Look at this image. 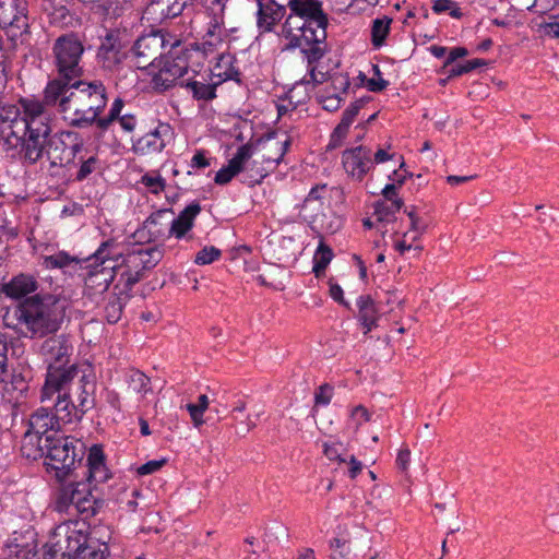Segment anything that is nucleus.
Instances as JSON below:
<instances>
[{
    "label": "nucleus",
    "instance_id": "1",
    "mask_svg": "<svg viewBox=\"0 0 559 559\" xmlns=\"http://www.w3.org/2000/svg\"><path fill=\"white\" fill-rule=\"evenodd\" d=\"M46 105L58 107L68 124L74 128H87L107 104L106 90L102 82L52 80L45 90Z\"/></svg>",
    "mask_w": 559,
    "mask_h": 559
},
{
    "label": "nucleus",
    "instance_id": "2",
    "mask_svg": "<svg viewBox=\"0 0 559 559\" xmlns=\"http://www.w3.org/2000/svg\"><path fill=\"white\" fill-rule=\"evenodd\" d=\"M68 302L66 299L47 295L27 298L17 309V319L24 324L29 337H45L55 334L61 326Z\"/></svg>",
    "mask_w": 559,
    "mask_h": 559
},
{
    "label": "nucleus",
    "instance_id": "3",
    "mask_svg": "<svg viewBox=\"0 0 559 559\" xmlns=\"http://www.w3.org/2000/svg\"><path fill=\"white\" fill-rule=\"evenodd\" d=\"M33 436L27 433L23 438L21 451L27 459L36 460L38 456H46V464L56 472L58 478H64L74 468L75 462L81 464L83 450H78L74 439L64 436H46L38 438V447L35 452H28L27 441H32Z\"/></svg>",
    "mask_w": 559,
    "mask_h": 559
},
{
    "label": "nucleus",
    "instance_id": "4",
    "mask_svg": "<svg viewBox=\"0 0 559 559\" xmlns=\"http://www.w3.org/2000/svg\"><path fill=\"white\" fill-rule=\"evenodd\" d=\"M20 106L11 104L8 98L0 99V140L7 152L16 150L23 135L27 133L31 119L37 118L31 114L33 105H44L34 99L21 98Z\"/></svg>",
    "mask_w": 559,
    "mask_h": 559
},
{
    "label": "nucleus",
    "instance_id": "5",
    "mask_svg": "<svg viewBox=\"0 0 559 559\" xmlns=\"http://www.w3.org/2000/svg\"><path fill=\"white\" fill-rule=\"evenodd\" d=\"M31 114L37 118L31 119L27 133L23 135L16 150H11L13 156L19 154L22 159L35 164L45 156V151L51 133L50 117L44 105H33Z\"/></svg>",
    "mask_w": 559,
    "mask_h": 559
},
{
    "label": "nucleus",
    "instance_id": "6",
    "mask_svg": "<svg viewBox=\"0 0 559 559\" xmlns=\"http://www.w3.org/2000/svg\"><path fill=\"white\" fill-rule=\"evenodd\" d=\"M114 247L112 241H105L96 250V252L87 258L90 269L85 277L84 295L93 299L107 292L110 283L116 275V269L119 266L110 257V248Z\"/></svg>",
    "mask_w": 559,
    "mask_h": 559
},
{
    "label": "nucleus",
    "instance_id": "7",
    "mask_svg": "<svg viewBox=\"0 0 559 559\" xmlns=\"http://www.w3.org/2000/svg\"><path fill=\"white\" fill-rule=\"evenodd\" d=\"M164 251L159 247L133 250L129 252L122 261L123 271L120 273L119 284L122 285V293L130 292L139 283L145 272L154 269L163 259Z\"/></svg>",
    "mask_w": 559,
    "mask_h": 559
},
{
    "label": "nucleus",
    "instance_id": "8",
    "mask_svg": "<svg viewBox=\"0 0 559 559\" xmlns=\"http://www.w3.org/2000/svg\"><path fill=\"white\" fill-rule=\"evenodd\" d=\"M84 47L80 38L71 33L58 37L53 44V55L58 69V78L55 80L70 81L82 75L80 64Z\"/></svg>",
    "mask_w": 559,
    "mask_h": 559
},
{
    "label": "nucleus",
    "instance_id": "9",
    "mask_svg": "<svg viewBox=\"0 0 559 559\" xmlns=\"http://www.w3.org/2000/svg\"><path fill=\"white\" fill-rule=\"evenodd\" d=\"M178 44V40L170 41L162 31H152L134 41L131 52L139 69L153 68Z\"/></svg>",
    "mask_w": 559,
    "mask_h": 559
},
{
    "label": "nucleus",
    "instance_id": "10",
    "mask_svg": "<svg viewBox=\"0 0 559 559\" xmlns=\"http://www.w3.org/2000/svg\"><path fill=\"white\" fill-rule=\"evenodd\" d=\"M83 148L82 136L74 131H61L50 135L45 156L51 167H66L74 162Z\"/></svg>",
    "mask_w": 559,
    "mask_h": 559
},
{
    "label": "nucleus",
    "instance_id": "11",
    "mask_svg": "<svg viewBox=\"0 0 559 559\" xmlns=\"http://www.w3.org/2000/svg\"><path fill=\"white\" fill-rule=\"evenodd\" d=\"M84 373L76 365L47 367L46 382L41 390V403H49L51 397L73 390V381Z\"/></svg>",
    "mask_w": 559,
    "mask_h": 559
},
{
    "label": "nucleus",
    "instance_id": "12",
    "mask_svg": "<svg viewBox=\"0 0 559 559\" xmlns=\"http://www.w3.org/2000/svg\"><path fill=\"white\" fill-rule=\"evenodd\" d=\"M204 8L209 21V27L204 36V47H209V50H213L217 46L222 45L224 37L227 36L224 28L225 11L228 0H200Z\"/></svg>",
    "mask_w": 559,
    "mask_h": 559
},
{
    "label": "nucleus",
    "instance_id": "13",
    "mask_svg": "<svg viewBox=\"0 0 559 559\" xmlns=\"http://www.w3.org/2000/svg\"><path fill=\"white\" fill-rule=\"evenodd\" d=\"M27 5L24 0H0V25L14 39L27 33Z\"/></svg>",
    "mask_w": 559,
    "mask_h": 559
},
{
    "label": "nucleus",
    "instance_id": "14",
    "mask_svg": "<svg viewBox=\"0 0 559 559\" xmlns=\"http://www.w3.org/2000/svg\"><path fill=\"white\" fill-rule=\"evenodd\" d=\"M158 71L153 75V88L157 92H165L173 87L188 70V62L185 57H173L169 52L164 55L154 67Z\"/></svg>",
    "mask_w": 559,
    "mask_h": 559
},
{
    "label": "nucleus",
    "instance_id": "15",
    "mask_svg": "<svg viewBox=\"0 0 559 559\" xmlns=\"http://www.w3.org/2000/svg\"><path fill=\"white\" fill-rule=\"evenodd\" d=\"M38 353L48 367L67 366L73 354V345L67 335L55 334L40 344Z\"/></svg>",
    "mask_w": 559,
    "mask_h": 559
},
{
    "label": "nucleus",
    "instance_id": "16",
    "mask_svg": "<svg viewBox=\"0 0 559 559\" xmlns=\"http://www.w3.org/2000/svg\"><path fill=\"white\" fill-rule=\"evenodd\" d=\"M173 212L170 210H159L151 214L142 227L136 229L133 237L136 241L146 243L152 241H158L169 235L170 216Z\"/></svg>",
    "mask_w": 559,
    "mask_h": 559
},
{
    "label": "nucleus",
    "instance_id": "17",
    "mask_svg": "<svg viewBox=\"0 0 559 559\" xmlns=\"http://www.w3.org/2000/svg\"><path fill=\"white\" fill-rule=\"evenodd\" d=\"M343 165L347 174L361 180L372 165L371 150L362 145L346 150L343 153Z\"/></svg>",
    "mask_w": 559,
    "mask_h": 559
},
{
    "label": "nucleus",
    "instance_id": "18",
    "mask_svg": "<svg viewBox=\"0 0 559 559\" xmlns=\"http://www.w3.org/2000/svg\"><path fill=\"white\" fill-rule=\"evenodd\" d=\"M60 429L56 416L52 413L50 404H43L37 408L29 418V430L39 437L57 436Z\"/></svg>",
    "mask_w": 559,
    "mask_h": 559
},
{
    "label": "nucleus",
    "instance_id": "19",
    "mask_svg": "<svg viewBox=\"0 0 559 559\" xmlns=\"http://www.w3.org/2000/svg\"><path fill=\"white\" fill-rule=\"evenodd\" d=\"M97 57L105 69L111 70L121 63L124 52L118 33L109 32L102 38Z\"/></svg>",
    "mask_w": 559,
    "mask_h": 559
},
{
    "label": "nucleus",
    "instance_id": "20",
    "mask_svg": "<svg viewBox=\"0 0 559 559\" xmlns=\"http://www.w3.org/2000/svg\"><path fill=\"white\" fill-rule=\"evenodd\" d=\"M252 156V146L250 144H243L238 150L235 156L228 162L226 167H223L216 173L214 178L215 183L226 185L236 175L243 170L245 164Z\"/></svg>",
    "mask_w": 559,
    "mask_h": 559
},
{
    "label": "nucleus",
    "instance_id": "21",
    "mask_svg": "<svg viewBox=\"0 0 559 559\" xmlns=\"http://www.w3.org/2000/svg\"><path fill=\"white\" fill-rule=\"evenodd\" d=\"M258 7L257 24L262 32H271L286 13V8L274 0H258Z\"/></svg>",
    "mask_w": 559,
    "mask_h": 559
},
{
    "label": "nucleus",
    "instance_id": "22",
    "mask_svg": "<svg viewBox=\"0 0 559 559\" xmlns=\"http://www.w3.org/2000/svg\"><path fill=\"white\" fill-rule=\"evenodd\" d=\"M86 544H88V538L81 542L78 536H68L63 542L58 540L47 545L48 549L45 556L46 559H73V556H79Z\"/></svg>",
    "mask_w": 559,
    "mask_h": 559
},
{
    "label": "nucleus",
    "instance_id": "23",
    "mask_svg": "<svg viewBox=\"0 0 559 559\" xmlns=\"http://www.w3.org/2000/svg\"><path fill=\"white\" fill-rule=\"evenodd\" d=\"M190 0H152L145 13L155 21L174 19L180 15Z\"/></svg>",
    "mask_w": 559,
    "mask_h": 559
},
{
    "label": "nucleus",
    "instance_id": "24",
    "mask_svg": "<svg viewBox=\"0 0 559 559\" xmlns=\"http://www.w3.org/2000/svg\"><path fill=\"white\" fill-rule=\"evenodd\" d=\"M304 29L300 34L294 35L293 39L287 45L288 48H297L306 45H311L316 43H323L326 38V26H328V17L325 16V22L318 24H310V20L304 21Z\"/></svg>",
    "mask_w": 559,
    "mask_h": 559
},
{
    "label": "nucleus",
    "instance_id": "25",
    "mask_svg": "<svg viewBox=\"0 0 559 559\" xmlns=\"http://www.w3.org/2000/svg\"><path fill=\"white\" fill-rule=\"evenodd\" d=\"M48 404L52 406V413L60 425L78 420L75 415L78 407L74 404V400L71 399L70 392L57 394L56 397L52 396Z\"/></svg>",
    "mask_w": 559,
    "mask_h": 559
},
{
    "label": "nucleus",
    "instance_id": "26",
    "mask_svg": "<svg viewBox=\"0 0 559 559\" xmlns=\"http://www.w3.org/2000/svg\"><path fill=\"white\" fill-rule=\"evenodd\" d=\"M36 289V281L26 274H19L10 282L0 285V292L13 299L22 298Z\"/></svg>",
    "mask_w": 559,
    "mask_h": 559
},
{
    "label": "nucleus",
    "instance_id": "27",
    "mask_svg": "<svg viewBox=\"0 0 559 559\" xmlns=\"http://www.w3.org/2000/svg\"><path fill=\"white\" fill-rule=\"evenodd\" d=\"M290 10L305 20H310V24H322L325 22V14L322 11L319 0H289Z\"/></svg>",
    "mask_w": 559,
    "mask_h": 559
},
{
    "label": "nucleus",
    "instance_id": "28",
    "mask_svg": "<svg viewBox=\"0 0 559 559\" xmlns=\"http://www.w3.org/2000/svg\"><path fill=\"white\" fill-rule=\"evenodd\" d=\"M169 132L168 124H160L154 131L141 136L134 144V150L141 154L160 152L165 147L164 135Z\"/></svg>",
    "mask_w": 559,
    "mask_h": 559
},
{
    "label": "nucleus",
    "instance_id": "29",
    "mask_svg": "<svg viewBox=\"0 0 559 559\" xmlns=\"http://www.w3.org/2000/svg\"><path fill=\"white\" fill-rule=\"evenodd\" d=\"M201 206L199 203L193 202L189 204L177 218H170L169 235H175L181 238L193 226V219L200 213Z\"/></svg>",
    "mask_w": 559,
    "mask_h": 559
},
{
    "label": "nucleus",
    "instance_id": "30",
    "mask_svg": "<svg viewBox=\"0 0 559 559\" xmlns=\"http://www.w3.org/2000/svg\"><path fill=\"white\" fill-rule=\"evenodd\" d=\"M358 320L365 329V334L377 326L379 314L376 302L370 295H362L357 299Z\"/></svg>",
    "mask_w": 559,
    "mask_h": 559
},
{
    "label": "nucleus",
    "instance_id": "31",
    "mask_svg": "<svg viewBox=\"0 0 559 559\" xmlns=\"http://www.w3.org/2000/svg\"><path fill=\"white\" fill-rule=\"evenodd\" d=\"M92 493V486L87 484L86 481L82 480H74L73 483L69 484L67 487L63 488L62 493L60 496V503H62L66 507H73L76 503H80V501L91 496Z\"/></svg>",
    "mask_w": 559,
    "mask_h": 559
},
{
    "label": "nucleus",
    "instance_id": "32",
    "mask_svg": "<svg viewBox=\"0 0 559 559\" xmlns=\"http://www.w3.org/2000/svg\"><path fill=\"white\" fill-rule=\"evenodd\" d=\"M78 389L81 390L79 395L74 399V404L76 403L78 409L75 411L76 419H81L82 416L86 413V411L92 406V401L90 400V393L94 389L93 382L88 380V377L85 373H82L78 381Z\"/></svg>",
    "mask_w": 559,
    "mask_h": 559
},
{
    "label": "nucleus",
    "instance_id": "33",
    "mask_svg": "<svg viewBox=\"0 0 559 559\" xmlns=\"http://www.w3.org/2000/svg\"><path fill=\"white\" fill-rule=\"evenodd\" d=\"M121 295H124V299L129 298L128 293H122V289L119 294L111 293L107 298L104 311L105 318L110 324L117 323L121 318L124 306Z\"/></svg>",
    "mask_w": 559,
    "mask_h": 559
},
{
    "label": "nucleus",
    "instance_id": "34",
    "mask_svg": "<svg viewBox=\"0 0 559 559\" xmlns=\"http://www.w3.org/2000/svg\"><path fill=\"white\" fill-rule=\"evenodd\" d=\"M403 200H393V202L377 201L373 205V214L380 223H390L395 219V214L402 209Z\"/></svg>",
    "mask_w": 559,
    "mask_h": 559
},
{
    "label": "nucleus",
    "instance_id": "35",
    "mask_svg": "<svg viewBox=\"0 0 559 559\" xmlns=\"http://www.w3.org/2000/svg\"><path fill=\"white\" fill-rule=\"evenodd\" d=\"M233 58L230 55L221 53L217 62L211 70L212 75L218 78L217 83H222L227 80H233L238 75V71L233 67Z\"/></svg>",
    "mask_w": 559,
    "mask_h": 559
},
{
    "label": "nucleus",
    "instance_id": "36",
    "mask_svg": "<svg viewBox=\"0 0 559 559\" xmlns=\"http://www.w3.org/2000/svg\"><path fill=\"white\" fill-rule=\"evenodd\" d=\"M326 191V186H316L308 193L307 198L304 200L301 205V210L309 215H313L316 212H319L323 207L324 193Z\"/></svg>",
    "mask_w": 559,
    "mask_h": 559
},
{
    "label": "nucleus",
    "instance_id": "37",
    "mask_svg": "<svg viewBox=\"0 0 559 559\" xmlns=\"http://www.w3.org/2000/svg\"><path fill=\"white\" fill-rule=\"evenodd\" d=\"M219 83L214 82L212 84L190 80L187 82L186 87L191 90L192 95L198 100H212L216 97V86Z\"/></svg>",
    "mask_w": 559,
    "mask_h": 559
},
{
    "label": "nucleus",
    "instance_id": "38",
    "mask_svg": "<svg viewBox=\"0 0 559 559\" xmlns=\"http://www.w3.org/2000/svg\"><path fill=\"white\" fill-rule=\"evenodd\" d=\"M74 478H79L80 476L82 479H85L87 484L91 486L93 484H100L108 479V471L105 466V464L93 466V467H81V473L73 472Z\"/></svg>",
    "mask_w": 559,
    "mask_h": 559
},
{
    "label": "nucleus",
    "instance_id": "39",
    "mask_svg": "<svg viewBox=\"0 0 559 559\" xmlns=\"http://www.w3.org/2000/svg\"><path fill=\"white\" fill-rule=\"evenodd\" d=\"M333 258L332 249L324 242H320L313 257V273L320 277Z\"/></svg>",
    "mask_w": 559,
    "mask_h": 559
},
{
    "label": "nucleus",
    "instance_id": "40",
    "mask_svg": "<svg viewBox=\"0 0 559 559\" xmlns=\"http://www.w3.org/2000/svg\"><path fill=\"white\" fill-rule=\"evenodd\" d=\"M391 22L392 20L386 16L373 21L371 28V41L374 47H381L384 44L390 31Z\"/></svg>",
    "mask_w": 559,
    "mask_h": 559
},
{
    "label": "nucleus",
    "instance_id": "41",
    "mask_svg": "<svg viewBox=\"0 0 559 559\" xmlns=\"http://www.w3.org/2000/svg\"><path fill=\"white\" fill-rule=\"evenodd\" d=\"M108 556V548L106 543L95 545L93 538L88 537V544L81 550L79 556H73V559H106Z\"/></svg>",
    "mask_w": 559,
    "mask_h": 559
},
{
    "label": "nucleus",
    "instance_id": "42",
    "mask_svg": "<svg viewBox=\"0 0 559 559\" xmlns=\"http://www.w3.org/2000/svg\"><path fill=\"white\" fill-rule=\"evenodd\" d=\"M72 262H76V259L69 255L64 251H60L56 254L46 255L43 258V265L46 269H63L70 265Z\"/></svg>",
    "mask_w": 559,
    "mask_h": 559
},
{
    "label": "nucleus",
    "instance_id": "43",
    "mask_svg": "<svg viewBox=\"0 0 559 559\" xmlns=\"http://www.w3.org/2000/svg\"><path fill=\"white\" fill-rule=\"evenodd\" d=\"M43 9L55 22L64 21L69 15V11L61 0H43Z\"/></svg>",
    "mask_w": 559,
    "mask_h": 559
},
{
    "label": "nucleus",
    "instance_id": "44",
    "mask_svg": "<svg viewBox=\"0 0 559 559\" xmlns=\"http://www.w3.org/2000/svg\"><path fill=\"white\" fill-rule=\"evenodd\" d=\"M304 21L305 19L299 15H289L282 26V35L289 38L290 41L294 35H298L302 32L305 27Z\"/></svg>",
    "mask_w": 559,
    "mask_h": 559
},
{
    "label": "nucleus",
    "instance_id": "45",
    "mask_svg": "<svg viewBox=\"0 0 559 559\" xmlns=\"http://www.w3.org/2000/svg\"><path fill=\"white\" fill-rule=\"evenodd\" d=\"M299 48L307 59L309 69L314 67V63L322 59L325 55V47L322 46V43L306 45Z\"/></svg>",
    "mask_w": 559,
    "mask_h": 559
},
{
    "label": "nucleus",
    "instance_id": "46",
    "mask_svg": "<svg viewBox=\"0 0 559 559\" xmlns=\"http://www.w3.org/2000/svg\"><path fill=\"white\" fill-rule=\"evenodd\" d=\"M8 350H9V338L0 332V383L4 382L8 372Z\"/></svg>",
    "mask_w": 559,
    "mask_h": 559
},
{
    "label": "nucleus",
    "instance_id": "47",
    "mask_svg": "<svg viewBox=\"0 0 559 559\" xmlns=\"http://www.w3.org/2000/svg\"><path fill=\"white\" fill-rule=\"evenodd\" d=\"M487 62L483 59H473L466 61L464 64H457L450 69L449 71V78H454L462 75L464 73H468L479 67L486 66Z\"/></svg>",
    "mask_w": 559,
    "mask_h": 559
},
{
    "label": "nucleus",
    "instance_id": "48",
    "mask_svg": "<svg viewBox=\"0 0 559 559\" xmlns=\"http://www.w3.org/2000/svg\"><path fill=\"white\" fill-rule=\"evenodd\" d=\"M432 10L438 14L449 11L450 15L455 19L462 16L461 9L457 7L456 2L452 0H436Z\"/></svg>",
    "mask_w": 559,
    "mask_h": 559
},
{
    "label": "nucleus",
    "instance_id": "49",
    "mask_svg": "<svg viewBox=\"0 0 559 559\" xmlns=\"http://www.w3.org/2000/svg\"><path fill=\"white\" fill-rule=\"evenodd\" d=\"M221 257V250L215 247H204L200 250L194 259V263L198 265H205L214 262Z\"/></svg>",
    "mask_w": 559,
    "mask_h": 559
},
{
    "label": "nucleus",
    "instance_id": "50",
    "mask_svg": "<svg viewBox=\"0 0 559 559\" xmlns=\"http://www.w3.org/2000/svg\"><path fill=\"white\" fill-rule=\"evenodd\" d=\"M405 213L411 221V229L408 233H414L412 239L417 240L427 230V225L416 214L415 210L405 211Z\"/></svg>",
    "mask_w": 559,
    "mask_h": 559
},
{
    "label": "nucleus",
    "instance_id": "51",
    "mask_svg": "<svg viewBox=\"0 0 559 559\" xmlns=\"http://www.w3.org/2000/svg\"><path fill=\"white\" fill-rule=\"evenodd\" d=\"M8 57L4 53L0 55V99L8 98L10 91L8 88Z\"/></svg>",
    "mask_w": 559,
    "mask_h": 559
},
{
    "label": "nucleus",
    "instance_id": "52",
    "mask_svg": "<svg viewBox=\"0 0 559 559\" xmlns=\"http://www.w3.org/2000/svg\"><path fill=\"white\" fill-rule=\"evenodd\" d=\"M131 383L133 384V389L138 391L139 393L146 394L151 388H150V378H147L143 372L141 371H134L130 376Z\"/></svg>",
    "mask_w": 559,
    "mask_h": 559
},
{
    "label": "nucleus",
    "instance_id": "53",
    "mask_svg": "<svg viewBox=\"0 0 559 559\" xmlns=\"http://www.w3.org/2000/svg\"><path fill=\"white\" fill-rule=\"evenodd\" d=\"M373 78L369 79L367 82V87L371 92H381L388 86V81L381 78V71L379 66H372Z\"/></svg>",
    "mask_w": 559,
    "mask_h": 559
},
{
    "label": "nucleus",
    "instance_id": "54",
    "mask_svg": "<svg viewBox=\"0 0 559 559\" xmlns=\"http://www.w3.org/2000/svg\"><path fill=\"white\" fill-rule=\"evenodd\" d=\"M333 386L329 383L320 385L314 394L316 405H328L332 400Z\"/></svg>",
    "mask_w": 559,
    "mask_h": 559
},
{
    "label": "nucleus",
    "instance_id": "55",
    "mask_svg": "<svg viewBox=\"0 0 559 559\" xmlns=\"http://www.w3.org/2000/svg\"><path fill=\"white\" fill-rule=\"evenodd\" d=\"M141 181L145 187L150 188L151 191L155 194H157L165 188V180L160 176H152L146 174L142 177Z\"/></svg>",
    "mask_w": 559,
    "mask_h": 559
},
{
    "label": "nucleus",
    "instance_id": "56",
    "mask_svg": "<svg viewBox=\"0 0 559 559\" xmlns=\"http://www.w3.org/2000/svg\"><path fill=\"white\" fill-rule=\"evenodd\" d=\"M366 102L364 99H357L344 112L342 120L343 122L347 124H352L355 120L356 116L358 115L359 110L365 106Z\"/></svg>",
    "mask_w": 559,
    "mask_h": 559
},
{
    "label": "nucleus",
    "instance_id": "57",
    "mask_svg": "<svg viewBox=\"0 0 559 559\" xmlns=\"http://www.w3.org/2000/svg\"><path fill=\"white\" fill-rule=\"evenodd\" d=\"M105 464V457L104 453L100 450V448L94 445L91 448L88 456H87V463L85 465L79 464L81 467H93L97 465Z\"/></svg>",
    "mask_w": 559,
    "mask_h": 559
},
{
    "label": "nucleus",
    "instance_id": "58",
    "mask_svg": "<svg viewBox=\"0 0 559 559\" xmlns=\"http://www.w3.org/2000/svg\"><path fill=\"white\" fill-rule=\"evenodd\" d=\"M98 163V159L95 156H91L88 159L84 160L78 171L76 179L83 180L88 175H91L95 169L96 165Z\"/></svg>",
    "mask_w": 559,
    "mask_h": 559
},
{
    "label": "nucleus",
    "instance_id": "59",
    "mask_svg": "<svg viewBox=\"0 0 559 559\" xmlns=\"http://www.w3.org/2000/svg\"><path fill=\"white\" fill-rule=\"evenodd\" d=\"M167 463L166 459L148 461L138 468L139 475H148L157 472Z\"/></svg>",
    "mask_w": 559,
    "mask_h": 559
},
{
    "label": "nucleus",
    "instance_id": "60",
    "mask_svg": "<svg viewBox=\"0 0 559 559\" xmlns=\"http://www.w3.org/2000/svg\"><path fill=\"white\" fill-rule=\"evenodd\" d=\"M411 450L407 447L402 448L396 457V465L402 473H407L411 464Z\"/></svg>",
    "mask_w": 559,
    "mask_h": 559
},
{
    "label": "nucleus",
    "instance_id": "61",
    "mask_svg": "<svg viewBox=\"0 0 559 559\" xmlns=\"http://www.w3.org/2000/svg\"><path fill=\"white\" fill-rule=\"evenodd\" d=\"M73 508L80 513L94 514V499L92 495L83 498L80 503H76Z\"/></svg>",
    "mask_w": 559,
    "mask_h": 559
},
{
    "label": "nucleus",
    "instance_id": "62",
    "mask_svg": "<svg viewBox=\"0 0 559 559\" xmlns=\"http://www.w3.org/2000/svg\"><path fill=\"white\" fill-rule=\"evenodd\" d=\"M341 102L342 99L337 95L326 96L321 99L322 108L331 112L340 108Z\"/></svg>",
    "mask_w": 559,
    "mask_h": 559
},
{
    "label": "nucleus",
    "instance_id": "63",
    "mask_svg": "<svg viewBox=\"0 0 559 559\" xmlns=\"http://www.w3.org/2000/svg\"><path fill=\"white\" fill-rule=\"evenodd\" d=\"M467 53H468V51L464 47H456V48L451 49V51L447 58V61L444 63V67L453 63L457 58L467 56Z\"/></svg>",
    "mask_w": 559,
    "mask_h": 559
},
{
    "label": "nucleus",
    "instance_id": "64",
    "mask_svg": "<svg viewBox=\"0 0 559 559\" xmlns=\"http://www.w3.org/2000/svg\"><path fill=\"white\" fill-rule=\"evenodd\" d=\"M119 122L123 130L131 132L135 128L136 119L133 115H123L119 118Z\"/></svg>",
    "mask_w": 559,
    "mask_h": 559
}]
</instances>
